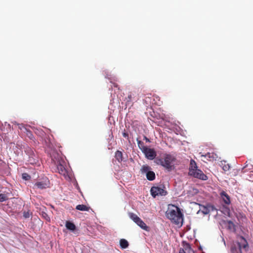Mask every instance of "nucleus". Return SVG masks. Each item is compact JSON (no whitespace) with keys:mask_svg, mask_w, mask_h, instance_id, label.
Returning a JSON list of instances; mask_svg holds the SVG:
<instances>
[{"mask_svg":"<svg viewBox=\"0 0 253 253\" xmlns=\"http://www.w3.org/2000/svg\"><path fill=\"white\" fill-rule=\"evenodd\" d=\"M166 215L172 223L182 225L183 220V214L179 207L172 204L169 205Z\"/></svg>","mask_w":253,"mask_h":253,"instance_id":"1","label":"nucleus"},{"mask_svg":"<svg viewBox=\"0 0 253 253\" xmlns=\"http://www.w3.org/2000/svg\"><path fill=\"white\" fill-rule=\"evenodd\" d=\"M175 160V158L170 154H166L164 158L157 160L159 162L158 163L160 164L169 171L174 169L173 162Z\"/></svg>","mask_w":253,"mask_h":253,"instance_id":"2","label":"nucleus"},{"mask_svg":"<svg viewBox=\"0 0 253 253\" xmlns=\"http://www.w3.org/2000/svg\"><path fill=\"white\" fill-rule=\"evenodd\" d=\"M139 98V93L138 89H135L129 91L127 96L125 98V101L126 105H131L133 104V101H137Z\"/></svg>","mask_w":253,"mask_h":253,"instance_id":"3","label":"nucleus"},{"mask_svg":"<svg viewBox=\"0 0 253 253\" xmlns=\"http://www.w3.org/2000/svg\"><path fill=\"white\" fill-rule=\"evenodd\" d=\"M150 192L152 196L154 198H155L157 196H165L167 194V192L165 190V187L163 185L152 187Z\"/></svg>","mask_w":253,"mask_h":253,"instance_id":"4","label":"nucleus"},{"mask_svg":"<svg viewBox=\"0 0 253 253\" xmlns=\"http://www.w3.org/2000/svg\"><path fill=\"white\" fill-rule=\"evenodd\" d=\"M129 216L140 227L146 231H148L149 227L136 214L129 213Z\"/></svg>","mask_w":253,"mask_h":253,"instance_id":"5","label":"nucleus"},{"mask_svg":"<svg viewBox=\"0 0 253 253\" xmlns=\"http://www.w3.org/2000/svg\"><path fill=\"white\" fill-rule=\"evenodd\" d=\"M129 216L140 227L146 231H148L149 227L136 214L129 213Z\"/></svg>","mask_w":253,"mask_h":253,"instance_id":"6","label":"nucleus"},{"mask_svg":"<svg viewBox=\"0 0 253 253\" xmlns=\"http://www.w3.org/2000/svg\"><path fill=\"white\" fill-rule=\"evenodd\" d=\"M65 162L63 160H59L57 162V169L58 172L61 175H63L65 178L68 176V170L65 168L64 165Z\"/></svg>","mask_w":253,"mask_h":253,"instance_id":"7","label":"nucleus"},{"mask_svg":"<svg viewBox=\"0 0 253 253\" xmlns=\"http://www.w3.org/2000/svg\"><path fill=\"white\" fill-rule=\"evenodd\" d=\"M224 164L222 163V170H223L225 172H227V174L229 175L230 176H235L238 174V170L236 169H233L232 171H231V167L228 164H226V162L223 161Z\"/></svg>","mask_w":253,"mask_h":253,"instance_id":"8","label":"nucleus"},{"mask_svg":"<svg viewBox=\"0 0 253 253\" xmlns=\"http://www.w3.org/2000/svg\"><path fill=\"white\" fill-rule=\"evenodd\" d=\"M189 175L202 180H206L208 179V176L205 174L201 169H197L196 170H194L193 172L190 173Z\"/></svg>","mask_w":253,"mask_h":253,"instance_id":"9","label":"nucleus"},{"mask_svg":"<svg viewBox=\"0 0 253 253\" xmlns=\"http://www.w3.org/2000/svg\"><path fill=\"white\" fill-rule=\"evenodd\" d=\"M28 155V159L27 160L29 164L31 165L36 164L38 161L37 157L33 152V151L30 148H28L25 151Z\"/></svg>","mask_w":253,"mask_h":253,"instance_id":"10","label":"nucleus"},{"mask_svg":"<svg viewBox=\"0 0 253 253\" xmlns=\"http://www.w3.org/2000/svg\"><path fill=\"white\" fill-rule=\"evenodd\" d=\"M145 157L149 160H153L156 156V152L154 149L147 147L143 152Z\"/></svg>","mask_w":253,"mask_h":253,"instance_id":"11","label":"nucleus"},{"mask_svg":"<svg viewBox=\"0 0 253 253\" xmlns=\"http://www.w3.org/2000/svg\"><path fill=\"white\" fill-rule=\"evenodd\" d=\"M182 248H180L179 252L182 251L184 252V253H194V251L192 249L191 245L186 241H183L182 243Z\"/></svg>","mask_w":253,"mask_h":253,"instance_id":"12","label":"nucleus"},{"mask_svg":"<svg viewBox=\"0 0 253 253\" xmlns=\"http://www.w3.org/2000/svg\"><path fill=\"white\" fill-rule=\"evenodd\" d=\"M238 246L240 250L245 249L246 250L247 248L248 247V244L247 240L242 236L240 237Z\"/></svg>","mask_w":253,"mask_h":253,"instance_id":"13","label":"nucleus"},{"mask_svg":"<svg viewBox=\"0 0 253 253\" xmlns=\"http://www.w3.org/2000/svg\"><path fill=\"white\" fill-rule=\"evenodd\" d=\"M35 186L39 189H43L49 187V181H38L35 184Z\"/></svg>","mask_w":253,"mask_h":253,"instance_id":"14","label":"nucleus"},{"mask_svg":"<svg viewBox=\"0 0 253 253\" xmlns=\"http://www.w3.org/2000/svg\"><path fill=\"white\" fill-rule=\"evenodd\" d=\"M224 224L225 225L226 227L230 231L235 232L236 231L235 225L231 221H223Z\"/></svg>","mask_w":253,"mask_h":253,"instance_id":"15","label":"nucleus"},{"mask_svg":"<svg viewBox=\"0 0 253 253\" xmlns=\"http://www.w3.org/2000/svg\"><path fill=\"white\" fill-rule=\"evenodd\" d=\"M197 169H198L196 162L194 160L191 159L190 160L188 174H189L190 173L193 172L194 170H196Z\"/></svg>","mask_w":253,"mask_h":253,"instance_id":"16","label":"nucleus"},{"mask_svg":"<svg viewBox=\"0 0 253 253\" xmlns=\"http://www.w3.org/2000/svg\"><path fill=\"white\" fill-rule=\"evenodd\" d=\"M150 170H151V168L147 165H143L140 169L141 173L143 174H147V173H148Z\"/></svg>","mask_w":253,"mask_h":253,"instance_id":"17","label":"nucleus"},{"mask_svg":"<svg viewBox=\"0 0 253 253\" xmlns=\"http://www.w3.org/2000/svg\"><path fill=\"white\" fill-rule=\"evenodd\" d=\"M222 201L227 205L231 203L230 197L224 191H222Z\"/></svg>","mask_w":253,"mask_h":253,"instance_id":"18","label":"nucleus"},{"mask_svg":"<svg viewBox=\"0 0 253 253\" xmlns=\"http://www.w3.org/2000/svg\"><path fill=\"white\" fill-rule=\"evenodd\" d=\"M147 179L149 181L154 180L155 179V173L154 171L150 170L146 174Z\"/></svg>","mask_w":253,"mask_h":253,"instance_id":"19","label":"nucleus"},{"mask_svg":"<svg viewBox=\"0 0 253 253\" xmlns=\"http://www.w3.org/2000/svg\"><path fill=\"white\" fill-rule=\"evenodd\" d=\"M115 157L119 162L123 161V153L121 151L117 150L115 152Z\"/></svg>","mask_w":253,"mask_h":253,"instance_id":"20","label":"nucleus"},{"mask_svg":"<svg viewBox=\"0 0 253 253\" xmlns=\"http://www.w3.org/2000/svg\"><path fill=\"white\" fill-rule=\"evenodd\" d=\"M65 226L66 228L70 230L74 231L76 229L75 225L70 221H66Z\"/></svg>","mask_w":253,"mask_h":253,"instance_id":"21","label":"nucleus"},{"mask_svg":"<svg viewBox=\"0 0 253 253\" xmlns=\"http://www.w3.org/2000/svg\"><path fill=\"white\" fill-rule=\"evenodd\" d=\"M76 209L81 211H88L90 207H87L84 205H78L76 206Z\"/></svg>","mask_w":253,"mask_h":253,"instance_id":"22","label":"nucleus"},{"mask_svg":"<svg viewBox=\"0 0 253 253\" xmlns=\"http://www.w3.org/2000/svg\"><path fill=\"white\" fill-rule=\"evenodd\" d=\"M222 213L224 214L225 216L230 217L231 212L229 208L222 205Z\"/></svg>","mask_w":253,"mask_h":253,"instance_id":"23","label":"nucleus"},{"mask_svg":"<svg viewBox=\"0 0 253 253\" xmlns=\"http://www.w3.org/2000/svg\"><path fill=\"white\" fill-rule=\"evenodd\" d=\"M120 244L121 246V248L124 249H126L128 246V242L124 239H122L120 241Z\"/></svg>","mask_w":253,"mask_h":253,"instance_id":"24","label":"nucleus"},{"mask_svg":"<svg viewBox=\"0 0 253 253\" xmlns=\"http://www.w3.org/2000/svg\"><path fill=\"white\" fill-rule=\"evenodd\" d=\"M137 145H138L139 148L143 152L144 151V150H145V149L147 147L145 146L144 144V143L142 141H141V140H138V139H137Z\"/></svg>","mask_w":253,"mask_h":253,"instance_id":"25","label":"nucleus"},{"mask_svg":"<svg viewBox=\"0 0 253 253\" xmlns=\"http://www.w3.org/2000/svg\"><path fill=\"white\" fill-rule=\"evenodd\" d=\"M8 199L7 196L5 194H0V202H3Z\"/></svg>","mask_w":253,"mask_h":253,"instance_id":"26","label":"nucleus"},{"mask_svg":"<svg viewBox=\"0 0 253 253\" xmlns=\"http://www.w3.org/2000/svg\"><path fill=\"white\" fill-rule=\"evenodd\" d=\"M22 176V178L25 180H28L31 179V176L27 173H23Z\"/></svg>","mask_w":253,"mask_h":253,"instance_id":"27","label":"nucleus"},{"mask_svg":"<svg viewBox=\"0 0 253 253\" xmlns=\"http://www.w3.org/2000/svg\"><path fill=\"white\" fill-rule=\"evenodd\" d=\"M202 212L204 214H207L209 213V211L208 209L206 208L205 207L204 208V210L202 211Z\"/></svg>","mask_w":253,"mask_h":253,"instance_id":"28","label":"nucleus"},{"mask_svg":"<svg viewBox=\"0 0 253 253\" xmlns=\"http://www.w3.org/2000/svg\"><path fill=\"white\" fill-rule=\"evenodd\" d=\"M122 135H123V137L127 138V139H128V138H129L128 134L126 132L124 131L123 132V133H122Z\"/></svg>","mask_w":253,"mask_h":253,"instance_id":"29","label":"nucleus"},{"mask_svg":"<svg viewBox=\"0 0 253 253\" xmlns=\"http://www.w3.org/2000/svg\"><path fill=\"white\" fill-rule=\"evenodd\" d=\"M143 139H144V140H145L146 141V142H150V139L148 138H147L146 136H144V138Z\"/></svg>","mask_w":253,"mask_h":253,"instance_id":"30","label":"nucleus"},{"mask_svg":"<svg viewBox=\"0 0 253 253\" xmlns=\"http://www.w3.org/2000/svg\"><path fill=\"white\" fill-rule=\"evenodd\" d=\"M24 215V216L25 218H28V217H29V213H28V212H27V213H26V212H24V215Z\"/></svg>","mask_w":253,"mask_h":253,"instance_id":"31","label":"nucleus"},{"mask_svg":"<svg viewBox=\"0 0 253 253\" xmlns=\"http://www.w3.org/2000/svg\"><path fill=\"white\" fill-rule=\"evenodd\" d=\"M118 84H114V86L115 87H118Z\"/></svg>","mask_w":253,"mask_h":253,"instance_id":"32","label":"nucleus"},{"mask_svg":"<svg viewBox=\"0 0 253 253\" xmlns=\"http://www.w3.org/2000/svg\"><path fill=\"white\" fill-rule=\"evenodd\" d=\"M184 253V252L183 251V250L182 251V252H179V253Z\"/></svg>","mask_w":253,"mask_h":253,"instance_id":"33","label":"nucleus"}]
</instances>
